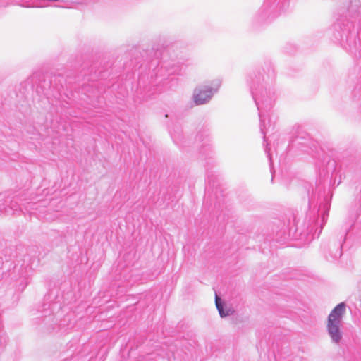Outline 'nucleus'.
I'll list each match as a JSON object with an SVG mask.
<instances>
[{
  "label": "nucleus",
  "mask_w": 361,
  "mask_h": 361,
  "mask_svg": "<svg viewBox=\"0 0 361 361\" xmlns=\"http://www.w3.org/2000/svg\"><path fill=\"white\" fill-rule=\"evenodd\" d=\"M219 85L212 87L210 86H204L202 87H197L194 91L193 99L197 105H201L209 101L213 94L217 91Z\"/></svg>",
  "instance_id": "2"
},
{
  "label": "nucleus",
  "mask_w": 361,
  "mask_h": 361,
  "mask_svg": "<svg viewBox=\"0 0 361 361\" xmlns=\"http://www.w3.org/2000/svg\"><path fill=\"white\" fill-rule=\"evenodd\" d=\"M215 304L221 317H226L231 314L232 311L230 309H227L226 310L224 309L221 300L217 295H216L215 297Z\"/></svg>",
  "instance_id": "3"
},
{
  "label": "nucleus",
  "mask_w": 361,
  "mask_h": 361,
  "mask_svg": "<svg viewBox=\"0 0 361 361\" xmlns=\"http://www.w3.org/2000/svg\"><path fill=\"white\" fill-rule=\"evenodd\" d=\"M345 312V304L341 302L331 310L328 317L327 331L331 339L336 343H338L342 338L339 325Z\"/></svg>",
  "instance_id": "1"
}]
</instances>
